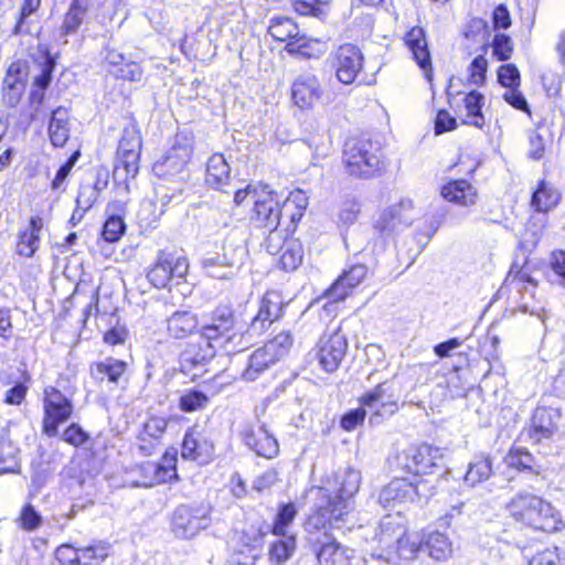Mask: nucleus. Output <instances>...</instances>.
Listing matches in <instances>:
<instances>
[{"label":"nucleus","mask_w":565,"mask_h":565,"mask_svg":"<svg viewBox=\"0 0 565 565\" xmlns=\"http://www.w3.org/2000/svg\"><path fill=\"white\" fill-rule=\"evenodd\" d=\"M262 533L259 530H253L250 534L244 533L242 540L246 546L245 551L235 553L233 562L236 565H255L259 557V545L262 541Z\"/></svg>","instance_id":"72a5a7b5"},{"label":"nucleus","mask_w":565,"mask_h":565,"mask_svg":"<svg viewBox=\"0 0 565 565\" xmlns=\"http://www.w3.org/2000/svg\"><path fill=\"white\" fill-rule=\"evenodd\" d=\"M307 205L308 196L302 190L296 189L287 198L281 195V218L285 216L291 223H297L302 217Z\"/></svg>","instance_id":"c756f323"},{"label":"nucleus","mask_w":565,"mask_h":565,"mask_svg":"<svg viewBox=\"0 0 565 565\" xmlns=\"http://www.w3.org/2000/svg\"><path fill=\"white\" fill-rule=\"evenodd\" d=\"M303 249L298 241L291 239L285 243L280 256V264L285 270H295L302 263Z\"/></svg>","instance_id":"a18cd8bd"},{"label":"nucleus","mask_w":565,"mask_h":565,"mask_svg":"<svg viewBox=\"0 0 565 565\" xmlns=\"http://www.w3.org/2000/svg\"><path fill=\"white\" fill-rule=\"evenodd\" d=\"M440 195L448 202L463 207L473 206L478 200L476 188L467 180H451L440 189Z\"/></svg>","instance_id":"393cba45"},{"label":"nucleus","mask_w":565,"mask_h":565,"mask_svg":"<svg viewBox=\"0 0 565 565\" xmlns=\"http://www.w3.org/2000/svg\"><path fill=\"white\" fill-rule=\"evenodd\" d=\"M331 0H294L292 7L299 14H311L319 19L326 17V7Z\"/></svg>","instance_id":"09e8293b"},{"label":"nucleus","mask_w":565,"mask_h":565,"mask_svg":"<svg viewBox=\"0 0 565 565\" xmlns=\"http://www.w3.org/2000/svg\"><path fill=\"white\" fill-rule=\"evenodd\" d=\"M125 203H120L118 207H116L115 203L109 204L107 206L108 217L104 223L103 227V237L106 242L114 243L120 239L126 231V224L124 222L122 216L115 215L113 212L122 210Z\"/></svg>","instance_id":"f704fd0d"},{"label":"nucleus","mask_w":565,"mask_h":565,"mask_svg":"<svg viewBox=\"0 0 565 565\" xmlns=\"http://www.w3.org/2000/svg\"><path fill=\"white\" fill-rule=\"evenodd\" d=\"M198 328L195 315L189 311H177L167 320V329L171 337L183 339Z\"/></svg>","instance_id":"7c9ffc66"},{"label":"nucleus","mask_w":565,"mask_h":565,"mask_svg":"<svg viewBox=\"0 0 565 565\" xmlns=\"http://www.w3.org/2000/svg\"><path fill=\"white\" fill-rule=\"evenodd\" d=\"M20 522L22 529L26 531H33L40 526L42 519L40 514L35 512L33 507L28 504L21 512Z\"/></svg>","instance_id":"680f3d73"},{"label":"nucleus","mask_w":565,"mask_h":565,"mask_svg":"<svg viewBox=\"0 0 565 565\" xmlns=\"http://www.w3.org/2000/svg\"><path fill=\"white\" fill-rule=\"evenodd\" d=\"M141 152V137L136 125L127 126L119 141L117 157L118 164L114 170V178L120 179L124 174V191L129 193V180L139 171V158Z\"/></svg>","instance_id":"423d86ee"},{"label":"nucleus","mask_w":565,"mask_h":565,"mask_svg":"<svg viewBox=\"0 0 565 565\" xmlns=\"http://www.w3.org/2000/svg\"><path fill=\"white\" fill-rule=\"evenodd\" d=\"M558 559L557 548H546L537 552L530 561L529 565H556Z\"/></svg>","instance_id":"774afa93"},{"label":"nucleus","mask_w":565,"mask_h":565,"mask_svg":"<svg viewBox=\"0 0 565 565\" xmlns=\"http://www.w3.org/2000/svg\"><path fill=\"white\" fill-rule=\"evenodd\" d=\"M113 73L122 79L127 81H140L142 71L140 66L131 61H126L120 67L113 70Z\"/></svg>","instance_id":"13d9d810"},{"label":"nucleus","mask_w":565,"mask_h":565,"mask_svg":"<svg viewBox=\"0 0 565 565\" xmlns=\"http://www.w3.org/2000/svg\"><path fill=\"white\" fill-rule=\"evenodd\" d=\"M529 157L539 160L542 159L545 153V139L544 137L536 130L531 131L529 135Z\"/></svg>","instance_id":"052dcab7"},{"label":"nucleus","mask_w":565,"mask_h":565,"mask_svg":"<svg viewBox=\"0 0 565 565\" xmlns=\"http://www.w3.org/2000/svg\"><path fill=\"white\" fill-rule=\"evenodd\" d=\"M295 536H284V539L275 541L269 548V561L276 565L286 563L295 553Z\"/></svg>","instance_id":"a19ab883"},{"label":"nucleus","mask_w":565,"mask_h":565,"mask_svg":"<svg viewBox=\"0 0 565 565\" xmlns=\"http://www.w3.org/2000/svg\"><path fill=\"white\" fill-rule=\"evenodd\" d=\"M322 96V88L318 77L311 73L298 75L291 85V98L301 109L312 108Z\"/></svg>","instance_id":"6ab92c4d"},{"label":"nucleus","mask_w":565,"mask_h":565,"mask_svg":"<svg viewBox=\"0 0 565 565\" xmlns=\"http://www.w3.org/2000/svg\"><path fill=\"white\" fill-rule=\"evenodd\" d=\"M493 473L492 460L489 456H477L468 466L465 475V482L470 487L488 480Z\"/></svg>","instance_id":"473e14b6"},{"label":"nucleus","mask_w":565,"mask_h":565,"mask_svg":"<svg viewBox=\"0 0 565 565\" xmlns=\"http://www.w3.org/2000/svg\"><path fill=\"white\" fill-rule=\"evenodd\" d=\"M294 343L290 332L282 331L255 350L246 362L241 376L244 381L257 380L266 370L284 358Z\"/></svg>","instance_id":"39448f33"},{"label":"nucleus","mask_w":565,"mask_h":565,"mask_svg":"<svg viewBox=\"0 0 565 565\" xmlns=\"http://www.w3.org/2000/svg\"><path fill=\"white\" fill-rule=\"evenodd\" d=\"M214 456V444L210 437L198 427L188 429L183 437L181 457L186 460L207 465Z\"/></svg>","instance_id":"4468645a"},{"label":"nucleus","mask_w":565,"mask_h":565,"mask_svg":"<svg viewBox=\"0 0 565 565\" xmlns=\"http://www.w3.org/2000/svg\"><path fill=\"white\" fill-rule=\"evenodd\" d=\"M177 455L166 452L160 462L147 460L140 463L136 472L139 475L136 484L139 487H152L157 483L168 482L177 479Z\"/></svg>","instance_id":"f8f14e48"},{"label":"nucleus","mask_w":565,"mask_h":565,"mask_svg":"<svg viewBox=\"0 0 565 565\" xmlns=\"http://www.w3.org/2000/svg\"><path fill=\"white\" fill-rule=\"evenodd\" d=\"M125 371L126 363L115 359H106L92 367V374L100 382L107 379L109 382L117 383Z\"/></svg>","instance_id":"58836bf2"},{"label":"nucleus","mask_w":565,"mask_h":565,"mask_svg":"<svg viewBox=\"0 0 565 565\" xmlns=\"http://www.w3.org/2000/svg\"><path fill=\"white\" fill-rule=\"evenodd\" d=\"M381 158L380 143L369 138H350L344 143L342 161L351 175H372L380 169Z\"/></svg>","instance_id":"20e7f679"},{"label":"nucleus","mask_w":565,"mask_h":565,"mask_svg":"<svg viewBox=\"0 0 565 565\" xmlns=\"http://www.w3.org/2000/svg\"><path fill=\"white\" fill-rule=\"evenodd\" d=\"M484 104V96L477 92H469L463 98V108L466 111L465 122L481 128L484 124L481 108Z\"/></svg>","instance_id":"c9c22d12"},{"label":"nucleus","mask_w":565,"mask_h":565,"mask_svg":"<svg viewBox=\"0 0 565 565\" xmlns=\"http://www.w3.org/2000/svg\"><path fill=\"white\" fill-rule=\"evenodd\" d=\"M298 25L287 17L273 18L268 26V33L277 41L290 43L299 33Z\"/></svg>","instance_id":"4c0bfd02"},{"label":"nucleus","mask_w":565,"mask_h":565,"mask_svg":"<svg viewBox=\"0 0 565 565\" xmlns=\"http://www.w3.org/2000/svg\"><path fill=\"white\" fill-rule=\"evenodd\" d=\"M397 461L403 469L415 476L429 475L443 466L444 455L437 447L422 445L399 454Z\"/></svg>","instance_id":"9d476101"},{"label":"nucleus","mask_w":565,"mask_h":565,"mask_svg":"<svg viewBox=\"0 0 565 565\" xmlns=\"http://www.w3.org/2000/svg\"><path fill=\"white\" fill-rule=\"evenodd\" d=\"M78 157H79V153H78V151H76L70 157V159L64 164L61 166V168L56 172L55 178L52 181L53 190H60L62 188L64 181L68 177V174H70L71 170L73 169L75 162L77 161Z\"/></svg>","instance_id":"0e129e2a"},{"label":"nucleus","mask_w":565,"mask_h":565,"mask_svg":"<svg viewBox=\"0 0 565 565\" xmlns=\"http://www.w3.org/2000/svg\"><path fill=\"white\" fill-rule=\"evenodd\" d=\"M366 274V266H352L349 270L344 271L327 290V297L334 302L344 300L351 290L364 280Z\"/></svg>","instance_id":"b1692460"},{"label":"nucleus","mask_w":565,"mask_h":565,"mask_svg":"<svg viewBox=\"0 0 565 565\" xmlns=\"http://www.w3.org/2000/svg\"><path fill=\"white\" fill-rule=\"evenodd\" d=\"M56 558L62 565H81V548L63 544L56 550Z\"/></svg>","instance_id":"6e6d98bb"},{"label":"nucleus","mask_w":565,"mask_h":565,"mask_svg":"<svg viewBox=\"0 0 565 565\" xmlns=\"http://www.w3.org/2000/svg\"><path fill=\"white\" fill-rule=\"evenodd\" d=\"M98 198V189L97 186L83 185L79 189V193L76 199V210L72 216L75 218L76 214L81 218L83 213L89 210Z\"/></svg>","instance_id":"8fccbe9b"},{"label":"nucleus","mask_w":565,"mask_h":565,"mask_svg":"<svg viewBox=\"0 0 565 565\" xmlns=\"http://www.w3.org/2000/svg\"><path fill=\"white\" fill-rule=\"evenodd\" d=\"M281 194L269 188L258 184L254 190V203L250 214L257 226L269 231L276 230L281 220Z\"/></svg>","instance_id":"0eeeda50"},{"label":"nucleus","mask_w":565,"mask_h":565,"mask_svg":"<svg viewBox=\"0 0 565 565\" xmlns=\"http://www.w3.org/2000/svg\"><path fill=\"white\" fill-rule=\"evenodd\" d=\"M505 510L516 522L543 531H555L561 522L550 502L527 491L514 494L507 503Z\"/></svg>","instance_id":"7ed1b4c3"},{"label":"nucleus","mask_w":565,"mask_h":565,"mask_svg":"<svg viewBox=\"0 0 565 565\" xmlns=\"http://www.w3.org/2000/svg\"><path fill=\"white\" fill-rule=\"evenodd\" d=\"M362 54L355 45H341L332 55L337 78L345 85L352 84L362 68Z\"/></svg>","instance_id":"dca6fc26"},{"label":"nucleus","mask_w":565,"mask_h":565,"mask_svg":"<svg viewBox=\"0 0 565 565\" xmlns=\"http://www.w3.org/2000/svg\"><path fill=\"white\" fill-rule=\"evenodd\" d=\"M63 440L78 447L87 440V434L76 424H72L63 433Z\"/></svg>","instance_id":"338daca9"},{"label":"nucleus","mask_w":565,"mask_h":565,"mask_svg":"<svg viewBox=\"0 0 565 565\" xmlns=\"http://www.w3.org/2000/svg\"><path fill=\"white\" fill-rule=\"evenodd\" d=\"M562 414L558 408L539 406L531 420L529 437L534 443L550 439L558 430Z\"/></svg>","instance_id":"a211bd4d"},{"label":"nucleus","mask_w":565,"mask_h":565,"mask_svg":"<svg viewBox=\"0 0 565 565\" xmlns=\"http://www.w3.org/2000/svg\"><path fill=\"white\" fill-rule=\"evenodd\" d=\"M7 88L3 92V100L7 103L10 107H14L20 102V98L23 93V84L19 81H14L13 83H8V79L6 81Z\"/></svg>","instance_id":"69168bd1"},{"label":"nucleus","mask_w":565,"mask_h":565,"mask_svg":"<svg viewBox=\"0 0 565 565\" xmlns=\"http://www.w3.org/2000/svg\"><path fill=\"white\" fill-rule=\"evenodd\" d=\"M110 545L96 542L81 548V565H100L109 555Z\"/></svg>","instance_id":"49530a36"},{"label":"nucleus","mask_w":565,"mask_h":565,"mask_svg":"<svg viewBox=\"0 0 565 565\" xmlns=\"http://www.w3.org/2000/svg\"><path fill=\"white\" fill-rule=\"evenodd\" d=\"M202 335L207 345L204 353L199 352L195 345H190L180 356L181 371L193 379L200 375L194 370L203 366L214 355L215 350L231 354L245 347L242 328L237 326L228 308H218L215 311L213 323L203 328Z\"/></svg>","instance_id":"f03ea898"},{"label":"nucleus","mask_w":565,"mask_h":565,"mask_svg":"<svg viewBox=\"0 0 565 565\" xmlns=\"http://www.w3.org/2000/svg\"><path fill=\"white\" fill-rule=\"evenodd\" d=\"M399 396L395 390L394 381H385L366 392L361 397V404L373 414L370 417L372 424H377L381 418L392 416L397 411Z\"/></svg>","instance_id":"1a4fd4ad"},{"label":"nucleus","mask_w":565,"mask_h":565,"mask_svg":"<svg viewBox=\"0 0 565 565\" xmlns=\"http://www.w3.org/2000/svg\"><path fill=\"white\" fill-rule=\"evenodd\" d=\"M43 408V433L54 437L58 433V426L71 417L73 405L58 390L47 387L44 391Z\"/></svg>","instance_id":"9b49d317"},{"label":"nucleus","mask_w":565,"mask_h":565,"mask_svg":"<svg viewBox=\"0 0 565 565\" xmlns=\"http://www.w3.org/2000/svg\"><path fill=\"white\" fill-rule=\"evenodd\" d=\"M360 483L361 473L348 468L337 476L333 483L328 481L326 486L307 491L306 498L313 507L303 529L319 565H342L349 558L348 550L337 542L331 532L340 529L353 511V497Z\"/></svg>","instance_id":"f257e3e1"},{"label":"nucleus","mask_w":565,"mask_h":565,"mask_svg":"<svg viewBox=\"0 0 565 565\" xmlns=\"http://www.w3.org/2000/svg\"><path fill=\"white\" fill-rule=\"evenodd\" d=\"M430 494L424 480H408L395 478L386 484L380 493L379 501L385 508H398L403 504L414 503Z\"/></svg>","instance_id":"6e6552de"},{"label":"nucleus","mask_w":565,"mask_h":565,"mask_svg":"<svg viewBox=\"0 0 565 565\" xmlns=\"http://www.w3.org/2000/svg\"><path fill=\"white\" fill-rule=\"evenodd\" d=\"M230 180L231 169L224 156L215 153L210 157L206 163V183L212 188L225 191L224 188L228 184Z\"/></svg>","instance_id":"cd10ccee"},{"label":"nucleus","mask_w":565,"mask_h":565,"mask_svg":"<svg viewBox=\"0 0 565 565\" xmlns=\"http://www.w3.org/2000/svg\"><path fill=\"white\" fill-rule=\"evenodd\" d=\"M209 402V397L200 391H188L180 397V408L183 412L192 413L203 409Z\"/></svg>","instance_id":"3c124183"},{"label":"nucleus","mask_w":565,"mask_h":565,"mask_svg":"<svg viewBox=\"0 0 565 565\" xmlns=\"http://www.w3.org/2000/svg\"><path fill=\"white\" fill-rule=\"evenodd\" d=\"M244 444L258 456L271 459L279 452L277 439L269 434L265 425H249L242 431Z\"/></svg>","instance_id":"aec40b11"},{"label":"nucleus","mask_w":565,"mask_h":565,"mask_svg":"<svg viewBox=\"0 0 565 565\" xmlns=\"http://www.w3.org/2000/svg\"><path fill=\"white\" fill-rule=\"evenodd\" d=\"M68 117L67 109L63 107H58L52 113L49 135L55 147L64 146L70 137Z\"/></svg>","instance_id":"2f4dec72"},{"label":"nucleus","mask_w":565,"mask_h":565,"mask_svg":"<svg viewBox=\"0 0 565 565\" xmlns=\"http://www.w3.org/2000/svg\"><path fill=\"white\" fill-rule=\"evenodd\" d=\"M203 265H204V269L209 276L214 277V278L224 279V278H227L228 275L226 271L221 270L220 267H224V266L232 267V266H234V263L227 262V260L221 262L217 258H207L204 260Z\"/></svg>","instance_id":"e2e57ef3"},{"label":"nucleus","mask_w":565,"mask_h":565,"mask_svg":"<svg viewBox=\"0 0 565 565\" xmlns=\"http://www.w3.org/2000/svg\"><path fill=\"white\" fill-rule=\"evenodd\" d=\"M502 97L509 105H511L515 109L523 110L530 114L527 102L523 94L519 90V87L507 88Z\"/></svg>","instance_id":"bf43d9fd"},{"label":"nucleus","mask_w":565,"mask_h":565,"mask_svg":"<svg viewBox=\"0 0 565 565\" xmlns=\"http://www.w3.org/2000/svg\"><path fill=\"white\" fill-rule=\"evenodd\" d=\"M493 54L498 57L500 61H504L510 58L513 46L511 39L504 34H498L493 39Z\"/></svg>","instance_id":"4d7b16f0"},{"label":"nucleus","mask_w":565,"mask_h":565,"mask_svg":"<svg viewBox=\"0 0 565 565\" xmlns=\"http://www.w3.org/2000/svg\"><path fill=\"white\" fill-rule=\"evenodd\" d=\"M488 61L483 55H478L468 67L469 82L473 85H482L486 82Z\"/></svg>","instance_id":"603ef678"},{"label":"nucleus","mask_w":565,"mask_h":565,"mask_svg":"<svg viewBox=\"0 0 565 565\" xmlns=\"http://www.w3.org/2000/svg\"><path fill=\"white\" fill-rule=\"evenodd\" d=\"M86 14L85 0H74L63 23L64 33H74L82 24Z\"/></svg>","instance_id":"de8ad7c7"},{"label":"nucleus","mask_w":565,"mask_h":565,"mask_svg":"<svg viewBox=\"0 0 565 565\" xmlns=\"http://www.w3.org/2000/svg\"><path fill=\"white\" fill-rule=\"evenodd\" d=\"M559 201V194L547 185L544 181L532 195V206L536 211L546 212L553 209Z\"/></svg>","instance_id":"37998d69"},{"label":"nucleus","mask_w":565,"mask_h":565,"mask_svg":"<svg viewBox=\"0 0 565 565\" xmlns=\"http://www.w3.org/2000/svg\"><path fill=\"white\" fill-rule=\"evenodd\" d=\"M171 264L168 255L160 254L157 263L148 271V280L157 288H164L171 279Z\"/></svg>","instance_id":"79ce46f5"},{"label":"nucleus","mask_w":565,"mask_h":565,"mask_svg":"<svg viewBox=\"0 0 565 565\" xmlns=\"http://www.w3.org/2000/svg\"><path fill=\"white\" fill-rule=\"evenodd\" d=\"M282 308V296L275 290L267 291L262 298L257 315L250 322V329L256 333H262L269 324L280 318Z\"/></svg>","instance_id":"4be33fe9"},{"label":"nucleus","mask_w":565,"mask_h":565,"mask_svg":"<svg viewBox=\"0 0 565 565\" xmlns=\"http://www.w3.org/2000/svg\"><path fill=\"white\" fill-rule=\"evenodd\" d=\"M327 50L328 44L326 41L318 38L307 36L300 32L295 40H291L290 43H287L285 46V51L288 54L302 58H319L327 52Z\"/></svg>","instance_id":"a878e982"},{"label":"nucleus","mask_w":565,"mask_h":565,"mask_svg":"<svg viewBox=\"0 0 565 565\" xmlns=\"http://www.w3.org/2000/svg\"><path fill=\"white\" fill-rule=\"evenodd\" d=\"M297 514L298 509L294 503L281 504L273 522V534L286 536Z\"/></svg>","instance_id":"ea45409f"},{"label":"nucleus","mask_w":565,"mask_h":565,"mask_svg":"<svg viewBox=\"0 0 565 565\" xmlns=\"http://www.w3.org/2000/svg\"><path fill=\"white\" fill-rule=\"evenodd\" d=\"M419 215L420 209L416 207L411 199H403L382 213L376 226L381 231L394 232L412 225Z\"/></svg>","instance_id":"f3484780"},{"label":"nucleus","mask_w":565,"mask_h":565,"mask_svg":"<svg viewBox=\"0 0 565 565\" xmlns=\"http://www.w3.org/2000/svg\"><path fill=\"white\" fill-rule=\"evenodd\" d=\"M420 542L423 553H427V555L436 562H445L452 555V543L450 539L439 531L425 533Z\"/></svg>","instance_id":"bb28decb"},{"label":"nucleus","mask_w":565,"mask_h":565,"mask_svg":"<svg viewBox=\"0 0 565 565\" xmlns=\"http://www.w3.org/2000/svg\"><path fill=\"white\" fill-rule=\"evenodd\" d=\"M318 349L319 364L326 372H334L347 350V341L339 332L324 334L320 338Z\"/></svg>","instance_id":"412c9836"},{"label":"nucleus","mask_w":565,"mask_h":565,"mask_svg":"<svg viewBox=\"0 0 565 565\" xmlns=\"http://www.w3.org/2000/svg\"><path fill=\"white\" fill-rule=\"evenodd\" d=\"M41 0H24L19 11L18 21L13 29V34L18 35L23 32L28 18L36 12L40 8Z\"/></svg>","instance_id":"5fc2aeb1"},{"label":"nucleus","mask_w":565,"mask_h":565,"mask_svg":"<svg viewBox=\"0 0 565 565\" xmlns=\"http://www.w3.org/2000/svg\"><path fill=\"white\" fill-rule=\"evenodd\" d=\"M498 81L507 89L519 87L521 83L520 72L513 64H505L498 70Z\"/></svg>","instance_id":"864d4df0"},{"label":"nucleus","mask_w":565,"mask_h":565,"mask_svg":"<svg viewBox=\"0 0 565 565\" xmlns=\"http://www.w3.org/2000/svg\"><path fill=\"white\" fill-rule=\"evenodd\" d=\"M505 463L510 468L519 471H530L539 473V466L533 455L523 447H513L505 457Z\"/></svg>","instance_id":"e433bc0d"},{"label":"nucleus","mask_w":565,"mask_h":565,"mask_svg":"<svg viewBox=\"0 0 565 565\" xmlns=\"http://www.w3.org/2000/svg\"><path fill=\"white\" fill-rule=\"evenodd\" d=\"M395 553L399 561L409 562L423 553L420 539L416 536L404 535L396 541Z\"/></svg>","instance_id":"c03bdc74"},{"label":"nucleus","mask_w":565,"mask_h":565,"mask_svg":"<svg viewBox=\"0 0 565 565\" xmlns=\"http://www.w3.org/2000/svg\"><path fill=\"white\" fill-rule=\"evenodd\" d=\"M43 227V220L40 216H33L30 220L29 227L19 236L17 253L21 256L31 257L39 248V236Z\"/></svg>","instance_id":"c85d7f7f"},{"label":"nucleus","mask_w":565,"mask_h":565,"mask_svg":"<svg viewBox=\"0 0 565 565\" xmlns=\"http://www.w3.org/2000/svg\"><path fill=\"white\" fill-rule=\"evenodd\" d=\"M207 523L204 510L180 505L173 513L171 529L175 536L190 539L195 536L202 529H205Z\"/></svg>","instance_id":"2eb2a0df"},{"label":"nucleus","mask_w":565,"mask_h":565,"mask_svg":"<svg viewBox=\"0 0 565 565\" xmlns=\"http://www.w3.org/2000/svg\"><path fill=\"white\" fill-rule=\"evenodd\" d=\"M178 136L175 143L164 156L158 159L153 164V172L159 178H170L183 172L191 156L192 145L184 138Z\"/></svg>","instance_id":"ddd939ff"},{"label":"nucleus","mask_w":565,"mask_h":565,"mask_svg":"<svg viewBox=\"0 0 565 565\" xmlns=\"http://www.w3.org/2000/svg\"><path fill=\"white\" fill-rule=\"evenodd\" d=\"M405 44L423 70L425 77L430 81L433 67L425 31L419 26L412 28L405 35Z\"/></svg>","instance_id":"5701e85b"}]
</instances>
